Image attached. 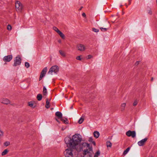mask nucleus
Segmentation results:
<instances>
[{
	"label": "nucleus",
	"mask_w": 157,
	"mask_h": 157,
	"mask_svg": "<svg viewBox=\"0 0 157 157\" xmlns=\"http://www.w3.org/2000/svg\"><path fill=\"white\" fill-rule=\"evenodd\" d=\"M139 61H137L136 62V63H135V65H136V66H137V65H138L139 64Z\"/></svg>",
	"instance_id": "obj_39"
},
{
	"label": "nucleus",
	"mask_w": 157,
	"mask_h": 157,
	"mask_svg": "<svg viewBox=\"0 0 157 157\" xmlns=\"http://www.w3.org/2000/svg\"><path fill=\"white\" fill-rule=\"evenodd\" d=\"M82 140V136L80 134H76L74 135L71 138L69 137H66L64 141L67 146L71 148H76Z\"/></svg>",
	"instance_id": "obj_1"
},
{
	"label": "nucleus",
	"mask_w": 157,
	"mask_h": 157,
	"mask_svg": "<svg viewBox=\"0 0 157 157\" xmlns=\"http://www.w3.org/2000/svg\"><path fill=\"white\" fill-rule=\"evenodd\" d=\"M100 154V152L99 151H98L95 154L94 157H98V156Z\"/></svg>",
	"instance_id": "obj_29"
},
{
	"label": "nucleus",
	"mask_w": 157,
	"mask_h": 157,
	"mask_svg": "<svg viewBox=\"0 0 157 157\" xmlns=\"http://www.w3.org/2000/svg\"><path fill=\"white\" fill-rule=\"evenodd\" d=\"M5 64H6V63H5Z\"/></svg>",
	"instance_id": "obj_50"
},
{
	"label": "nucleus",
	"mask_w": 157,
	"mask_h": 157,
	"mask_svg": "<svg viewBox=\"0 0 157 157\" xmlns=\"http://www.w3.org/2000/svg\"><path fill=\"white\" fill-rule=\"evenodd\" d=\"M94 136L96 138H98L99 136V133L97 131H95L94 132Z\"/></svg>",
	"instance_id": "obj_16"
},
{
	"label": "nucleus",
	"mask_w": 157,
	"mask_h": 157,
	"mask_svg": "<svg viewBox=\"0 0 157 157\" xmlns=\"http://www.w3.org/2000/svg\"><path fill=\"white\" fill-rule=\"evenodd\" d=\"M59 52L60 53V55L62 56L63 57H65L66 56V54L65 53V52H63V51L60 50L59 51Z\"/></svg>",
	"instance_id": "obj_25"
},
{
	"label": "nucleus",
	"mask_w": 157,
	"mask_h": 157,
	"mask_svg": "<svg viewBox=\"0 0 157 157\" xmlns=\"http://www.w3.org/2000/svg\"><path fill=\"white\" fill-rule=\"evenodd\" d=\"M53 109V108H51V109L52 110V109Z\"/></svg>",
	"instance_id": "obj_49"
},
{
	"label": "nucleus",
	"mask_w": 157,
	"mask_h": 157,
	"mask_svg": "<svg viewBox=\"0 0 157 157\" xmlns=\"http://www.w3.org/2000/svg\"><path fill=\"white\" fill-rule=\"evenodd\" d=\"M130 149V147H128L123 152V154L124 155H126L127 153L128 152Z\"/></svg>",
	"instance_id": "obj_24"
},
{
	"label": "nucleus",
	"mask_w": 157,
	"mask_h": 157,
	"mask_svg": "<svg viewBox=\"0 0 157 157\" xmlns=\"http://www.w3.org/2000/svg\"><path fill=\"white\" fill-rule=\"evenodd\" d=\"M28 104V105L31 108H34L36 107V105L34 101L29 102Z\"/></svg>",
	"instance_id": "obj_13"
},
{
	"label": "nucleus",
	"mask_w": 157,
	"mask_h": 157,
	"mask_svg": "<svg viewBox=\"0 0 157 157\" xmlns=\"http://www.w3.org/2000/svg\"><path fill=\"white\" fill-rule=\"evenodd\" d=\"M71 109H72V106H71Z\"/></svg>",
	"instance_id": "obj_48"
},
{
	"label": "nucleus",
	"mask_w": 157,
	"mask_h": 157,
	"mask_svg": "<svg viewBox=\"0 0 157 157\" xmlns=\"http://www.w3.org/2000/svg\"><path fill=\"white\" fill-rule=\"evenodd\" d=\"M92 30L94 32H96V33L98 32L99 31V30L98 29H96L94 28L92 29Z\"/></svg>",
	"instance_id": "obj_34"
},
{
	"label": "nucleus",
	"mask_w": 157,
	"mask_h": 157,
	"mask_svg": "<svg viewBox=\"0 0 157 157\" xmlns=\"http://www.w3.org/2000/svg\"><path fill=\"white\" fill-rule=\"evenodd\" d=\"M90 151H92H92H90L89 150V148H88V149H84V151H83L84 153V155H86L87 153H90Z\"/></svg>",
	"instance_id": "obj_21"
},
{
	"label": "nucleus",
	"mask_w": 157,
	"mask_h": 157,
	"mask_svg": "<svg viewBox=\"0 0 157 157\" xmlns=\"http://www.w3.org/2000/svg\"><path fill=\"white\" fill-rule=\"evenodd\" d=\"M151 157H153L152 156H151Z\"/></svg>",
	"instance_id": "obj_51"
},
{
	"label": "nucleus",
	"mask_w": 157,
	"mask_h": 157,
	"mask_svg": "<svg viewBox=\"0 0 157 157\" xmlns=\"http://www.w3.org/2000/svg\"><path fill=\"white\" fill-rule=\"evenodd\" d=\"M106 145L107 147H111L112 146V143L110 141H108L106 142Z\"/></svg>",
	"instance_id": "obj_26"
},
{
	"label": "nucleus",
	"mask_w": 157,
	"mask_h": 157,
	"mask_svg": "<svg viewBox=\"0 0 157 157\" xmlns=\"http://www.w3.org/2000/svg\"><path fill=\"white\" fill-rule=\"evenodd\" d=\"M61 121H62L63 123L65 124H68L67 120V118L65 117H62L60 119Z\"/></svg>",
	"instance_id": "obj_18"
},
{
	"label": "nucleus",
	"mask_w": 157,
	"mask_h": 157,
	"mask_svg": "<svg viewBox=\"0 0 157 157\" xmlns=\"http://www.w3.org/2000/svg\"><path fill=\"white\" fill-rule=\"evenodd\" d=\"M128 0L129 2V4H131V0Z\"/></svg>",
	"instance_id": "obj_45"
},
{
	"label": "nucleus",
	"mask_w": 157,
	"mask_h": 157,
	"mask_svg": "<svg viewBox=\"0 0 157 157\" xmlns=\"http://www.w3.org/2000/svg\"><path fill=\"white\" fill-rule=\"evenodd\" d=\"M89 141V142H93V139L92 137H90L89 138V140H88Z\"/></svg>",
	"instance_id": "obj_36"
},
{
	"label": "nucleus",
	"mask_w": 157,
	"mask_h": 157,
	"mask_svg": "<svg viewBox=\"0 0 157 157\" xmlns=\"http://www.w3.org/2000/svg\"><path fill=\"white\" fill-rule=\"evenodd\" d=\"M25 66L27 68H29V66L30 65L29 63L28 62H25Z\"/></svg>",
	"instance_id": "obj_32"
},
{
	"label": "nucleus",
	"mask_w": 157,
	"mask_h": 157,
	"mask_svg": "<svg viewBox=\"0 0 157 157\" xmlns=\"http://www.w3.org/2000/svg\"><path fill=\"white\" fill-rule=\"evenodd\" d=\"M15 7L17 11L21 12L23 9V6L20 2L17 1L15 3Z\"/></svg>",
	"instance_id": "obj_6"
},
{
	"label": "nucleus",
	"mask_w": 157,
	"mask_h": 157,
	"mask_svg": "<svg viewBox=\"0 0 157 157\" xmlns=\"http://www.w3.org/2000/svg\"><path fill=\"white\" fill-rule=\"evenodd\" d=\"M149 10L148 11V13L150 15H151L152 14V11L150 9H149Z\"/></svg>",
	"instance_id": "obj_38"
},
{
	"label": "nucleus",
	"mask_w": 157,
	"mask_h": 157,
	"mask_svg": "<svg viewBox=\"0 0 157 157\" xmlns=\"http://www.w3.org/2000/svg\"><path fill=\"white\" fill-rule=\"evenodd\" d=\"M59 71V67L57 65L52 66L49 69L48 72V74L52 75V73H56Z\"/></svg>",
	"instance_id": "obj_3"
},
{
	"label": "nucleus",
	"mask_w": 157,
	"mask_h": 157,
	"mask_svg": "<svg viewBox=\"0 0 157 157\" xmlns=\"http://www.w3.org/2000/svg\"><path fill=\"white\" fill-rule=\"evenodd\" d=\"M77 48L78 50L81 51H84L86 49L84 45L81 44H78L77 46Z\"/></svg>",
	"instance_id": "obj_10"
},
{
	"label": "nucleus",
	"mask_w": 157,
	"mask_h": 157,
	"mask_svg": "<svg viewBox=\"0 0 157 157\" xmlns=\"http://www.w3.org/2000/svg\"><path fill=\"white\" fill-rule=\"evenodd\" d=\"M80 149H83L86 147L87 148H89L90 151H92V148L91 147H90V144L86 143H82L79 145Z\"/></svg>",
	"instance_id": "obj_5"
},
{
	"label": "nucleus",
	"mask_w": 157,
	"mask_h": 157,
	"mask_svg": "<svg viewBox=\"0 0 157 157\" xmlns=\"http://www.w3.org/2000/svg\"><path fill=\"white\" fill-rule=\"evenodd\" d=\"M92 143L94 146L96 145V143L95 141H93V142H92Z\"/></svg>",
	"instance_id": "obj_42"
},
{
	"label": "nucleus",
	"mask_w": 157,
	"mask_h": 157,
	"mask_svg": "<svg viewBox=\"0 0 157 157\" xmlns=\"http://www.w3.org/2000/svg\"><path fill=\"white\" fill-rule=\"evenodd\" d=\"M58 34L63 39H65V35L61 32L60 31Z\"/></svg>",
	"instance_id": "obj_19"
},
{
	"label": "nucleus",
	"mask_w": 157,
	"mask_h": 157,
	"mask_svg": "<svg viewBox=\"0 0 157 157\" xmlns=\"http://www.w3.org/2000/svg\"><path fill=\"white\" fill-rule=\"evenodd\" d=\"M82 16L83 17H86V14L83 13L82 14Z\"/></svg>",
	"instance_id": "obj_40"
},
{
	"label": "nucleus",
	"mask_w": 157,
	"mask_h": 157,
	"mask_svg": "<svg viewBox=\"0 0 157 157\" xmlns=\"http://www.w3.org/2000/svg\"><path fill=\"white\" fill-rule=\"evenodd\" d=\"M83 7L82 6L79 9V11L81 10L83 8Z\"/></svg>",
	"instance_id": "obj_43"
},
{
	"label": "nucleus",
	"mask_w": 157,
	"mask_h": 157,
	"mask_svg": "<svg viewBox=\"0 0 157 157\" xmlns=\"http://www.w3.org/2000/svg\"><path fill=\"white\" fill-rule=\"evenodd\" d=\"M92 57V56L90 55H89L88 56V59H89L91 58Z\"/></svg>",
	"instance_id": "obj_41"
},
{
	"label": "nucleus",
	"mask_w": 157,
	"mask_h": 157,
	"mask_svg": "<svg viewBox=\"0 0 157 157\" xmlns=\"http://www.w3.org/2000/svg\"><path fill=\"white\" fill-rule=\"evenodd\" d=\"M55 115L56 116H57L58 117V118H60L61 119V118L63 117H62V113L60 112H56L55 113Z\"/></svg>",
	"instance_id": "obj_14"
},
{
	"label": "nucleus",
	"mask_w": 157,
	"mask_h": 157,
	"mask_svg": "<svg viewBox=\"0 0 157 157\" xmlns=\"http://www.w3.org/2000/svg\"><path fill=\"white\" fill-rule=\"evenodd\" d=\"M53 29L58 33L60 31L56 27H53Z\"/></svg>",
	"instance_id": "obj_27"
},
{
	"label": "nucleus",
	"mask_w": 157,
	"mask_h": 157,
	"mask_svg": "<svg viewBox=\"0 0 157 157\" xmlns=\"http://www.w3.org/2000/svg\"><path fill=\"white\" fill-rule=\"evenodd\" d=\"M42 98V94H38L37 96V98L38 101H40L41 100Z\"/></svg>",
	"instance_id": "obj_20"
},
{
	"label": "nucleus",
	"mask_w": 157,
	"mask_h": 157,
	"mask_svg": "<svg viewBox=\"0 0 157 157\" xmlns=\"http://www.w3.org/2000/svg\"><path fill=\"white\" fill-rule=\"evenodd\" d=\"M50 100L51 99H49V100H48V98L46 99L45 107L47 109L49 108L50 107Z\"/></svg>",
	"instance_id": "obj_15"
},
{
	"label": "nucleus",
	"mask_w": 157,
	"mask_h": 157,
	"mask_svg": "<svg viewBox=\"0 0 157 157\" xmlns=\"http://www.w3.org/2000/svg\"><path fill=\"white\" fill-rule=\"evenodd\" d=\"M100 28L102 31L105 32L107 31V29L106 28H103L102 27H100Z\"/></svg>",
	"instance_id": "obj_31"
},
{
	"label": "nucleus",
	"mask_w": 157,
	"mask_h": 157,
	"mask_svg": "<svg viewBox=\"0 0 157 157\" xmlns=\"http://www.w3.org/2000/svg\"><path fill=\"white\" fill-rule=\"evenodd\" d=\"M84 118H83L82 117H81L79 120V121H78V123L79 124H81L82 123V122L84 121Z\"/></svg>",
	"instance_id": "obj_28"
},
{
	"label": "nucleus",
	"mask_w": 157,
	"mask_h": 157,
	"mask_svg": "<svg viewBox=\"0 0 157 157\" xmlns=\"http://www.w3.org/2000/svg\"><path fill=\"white\" fill-rule=\"evenodd\" d=\"M153 80V77L151 78V81H152Z\"/></svg>",
	"instance_id": "obj_46"
},
{
	"label": "nucleus",
	"mask_w": 157,
	"mask_h": 157,
	"mask_svg": "<svg viewBox=\"0 0 157 157\" xmlns=\"http://www.w3.org/2000/svg\"><path fill=\"white\" fill-rule=\"evenodd\" d=\"M13 58L12 55H9L5 56L3 59L4 61L5 62H9Z\"/></svg>",
	"instance_id": "obj_9"
},
{
	"label": "nucleus",
	"mask_w": 157,
	"mask_h": 157,
	"mask_svg": "<svg viewBox=\"0 0 157 157\" xmlns=\"http://www.w3.org/2000/svg\"><path fill=\"white\" fill-rule=\"evenodd\" d=\"M138 102V101L137 100H135L133 103V105L134 106H136Z\"/></svg>",
	"instance_id": "obj_33"
},
{
	"label": "nucleus",
	"mask_w": 157,
	"mask_h": 157,
	"mask_svg": "<svg viewBox=\"0 0 157 157\" xmlns=\"http://www.w3.org/2000/svg\"><path fill=\"white\" fill-rule=\"evenodd\" d=\"M47 71V67H44L42 70V71L41 72L40 78L39 80H40L42 78L44 77Z\"/></svg>",
	"instance_id": "obj_8"
},
{
	"label": "nucleus",
	"mask_w": 157,
	"mask_h": 157,
	"mask_svg": "<svg viewBox=\"0 0 157 157\" xmlns=\"http://www.w3.org/2000/svg\"><path fill=\"white\" fill-rule=\"evenodd\" d=\"M1 103L5 104H8L10 103V101L7 99L3 98L0 101Z\"/></svg>",
	"instance_id": "obj_12"
},
{
	"label": "nucleus",
	"mask_w": 157,
	"mask_h": 157,
	"mask_svg": "<svg viewBox=\"0 0 157 157\" xmlns=\"http://www.w3.org/2000/svg\"><path fill=\"white\" fill-rule=\"evenodd\" d=\"M147 140V138H145L144 139L140 141H139L138 143V145L140 146H144Z\"/></svg>",
	"instance_id": "obj_11"
},
{
	"label": "nucleus",
	"mask_w": 157,
	"mask_h": 157,
	"mask_svg": "<svg viewBox=\"0 0 157 157\" xmlns=\"http://www.w3.org/2000/svg\"><path fill=\"white\" fill-rule=\"evenodd\" d=\"M56 120L57 121V122H58L59 123H60V122L57 119H56Z\"/></svg>",
	"instance_id": "obj_44"
},
{
	"label": "nucleus",
	"mask_w": 157,
	"mask_h": 157,
	"mask_svg": "<svg viewBox=\"0 0 157 157\" xmlns=\"http://www.w3.org/2000/svg\"><path fill=\"white\" fill-rule=\"evenodd\" d=\"M12 29V27L10 25H8L7 26V29L9 30H11Z\"/></svg>",
	"instance_id": "obj_35"
},
{
	"label": "nucleus",
	"mask_w": 157,
	"mask_h": 157,
	"mask_svg": "<svg viewBox=\"0 0 157 157\" xmlns=\"http://www.w3.org/2000/svg\"><path fill=\"white\" fill-rule=\"evenodd\" d=\"M76 59H77L78 60H81V59L80 58V56H78L76 57Z\"/></svg>",
	"instance_id": "obj_37"
},
{
	"label": "nucleus",
	"mask_w": 157,
	"mask_h": 157,
	"mask_svg": "<svg viewBox=\"0 0 157 157\" xmlns=\"http://www.w3.org/2000/svg\"><path fill=\"white\" fill-rule=\"evenodd\" d=\"M47 89L45 86H44L43 89V94L44 96H46L47 94Z\"/></svg>",
	"instance_id": "obj_17"
},
{
	"label": "nucleus",
	"mask_w": 157,
	"mask_h": 157,
	"mask_svg": "<svg viewBox=\"0 0 157 157\" xmlns=\"http://www.w3.org/2000/svg\"><path fill=\"white\" fill-rule=\"evenodd\" d=\"M21 63V59L19 55H17L14 60L13 66L16 67L20 65Z\"/></svg>",
	"instance_id": "obj_4"
},
{
	"label": "nucleus",
	"mask_w": 157,
	"mask_h": 157,
	"mask_svg": "<svg viewBox=\"0 0 157 157\" xmlns=\"http://www.w3.org/2000/svg\"><path fill=\"white\" fill-rule=\"evenodd\" d=\"M4 145L7 147L10 145V142L9 141H6L4 143Z\"/></svg>",
	"instance_id": "obj_30"
},
{
	"label": "nucleus",
	"mask_w": 157,
	"mask_h": 157,
	"mask_svg": "<svg viewBox=\"0 0 157 157\" xmlns=\"http://www.w3.org/2000/svg\"><path fill=\"white\" fill-rule=\"evenodd\" d=\"M126 134L128 136H131L133 138L136 137V132L134 131H131L129 130L126 132Z\"/></svg>",
	"instance_id": "obj_7"
},
{
	"label": "nucleus",
	"mask_w": 157,
	"mask_h": 157,
	"mask_svg": "<svg viewBox=\"0 0 157 157\" xmlns=\"http://www.w3.org/2000/svg\"><path fill=\"white\" fill-rule=\"evenodd\" d=\"M58 41L59 43H60L61 42V41L60 40H59Z\"/></svg>",
	"instance_id": "obj_47"
},
{
	"label": "nucleus",
	"mask_w": 157,
	"mask_h": 157,
	"mask_svg": "<svg viewBox=\"0 0 157 157\" xmlns=\"http://www.w3.org/2000/svg\"><path fill=\"white\" fill-rule=\"evenodd\" d=\"M9 152V151L7 149H5L2 153V156L6 155Z\"/></svg>",
	"instance_id": "obj_23"
},
{
	"label": "nucleus",
	"mask_w": 157,
	"mask_h": 157,
	"mask_svg": "<svg viewBox=\"0 0 157 157\" xmlns=\"http://www.w3.org/2000/svg\"><path fill=\"white\" fill-rule=\"evenodd\" d=\"M68 148L64 152L65 157H73V152L77 150V149L71 148L69 146H67Z\"/></svg>",
	"instance_id": "obj_2"
},
{
	"label": "nucleus",
	"mask_w": 157,
	"mask_h": 157,
	"mask_svg": "<svg viewBox=\"0 0 157 157\" xmlns=\"http://www.w3.org/2000/svg\"><path fill=\"white\" fill-rule=\"evenodd\" d=\"M125 105L126 104L125 103H123L121 104V110L122 111H123L124 110Z\"/></svg>",
	"instance_id": "obj_22"
}]
</instances>
